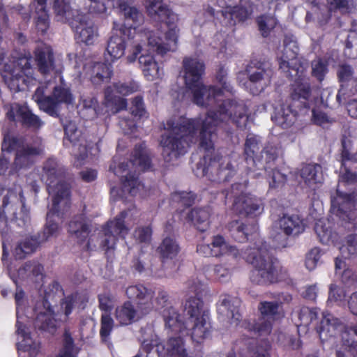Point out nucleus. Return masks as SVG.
Masks as SVG:
<instances>
[{"label":"nucleus","instance_id":"1","mask_svg":"<svg viewBox=\"0 0 357 357\" xmlns=\"http://www.w3.org/2000/svg\"><path fill=\"white\" fill-rule=\"evenodd\" d=\"M183 67L185 85L192 93L193 102L205 107L218 105L219 109L217 112L209 111L205 116L196 119L180 116L167 121L160 142L162 155L167 162H174L198 140L202 149L210 151L213 149L217 126L231 121L239 128H244L248 119V109L243 102L227 100L219 103L225 91L231 92L225 70H220L217 75L216 79L222 87L217 90L214 86L202 83L204 65L198 58H185Z\"/></svg>","mask_w":357,"mask_h":357},{"label":"nucleus","instance_id":"2","mask_svg":"<svg viewBox=\"0 0 357 357\" xmlns=\"http://www.w3.org/2000/svg\"><path fill=\"white\" fill-rule=\"evenodd\" d=\"M62 175V169L56 160L50 158L46 161L41 178L46 183L49 194L52 197V204L47 215V224L39 241L26 238L15 248L14 255L17 259H22L33 252L39 243L48 241L58 233L59 226L52 218L54 215L58 217L63 215L70 205L69 186L63 182Z\"/></svg>","mask_w":357,"mask_h":357},{"label":"nucleus","instance_id":"3","mask_svg":"<svg viewBox=\"0 0 357 357\" xmlns=\"http://www.w3.org/2000/svg\"><path fill=\"white\" fill-rule=\"evenodd\" d=\"M256 241L253 247L240 252L235 247L229 244L220 235L214 236L211 241L213 257L230 255L234 258L242 256L248 262L252 264L254 270L250 278L253 282L268 284L284 279V273L276 259L268 255L266 245L257 234L255 236Z\"/></svg>","mask_w":357,"mask_h":357},{"label":"nucleus","instance_id":"4","mask_svg":"<svg viewBox=\"0 0 357 357\" xmlns=\"http://www.w3.org/2000/svg\"><path fill=\"white\" fill-rule=\"evenodd\" d=\"M144 7L147 15L153 21H165L167 31L165 40L160 36L158 31L144 28L137 31L135 35V54L142 49V43L147 40L149 49H158L160 52L175 50L177 47L179 29L177 26L178 17L172 13L162 0H146Z\"/></svg>","mask_w":357,"mask_h":357},{"label":"nucleus","instance_id":"5","mask_svg":"<svg viewBox=\"0 0 357 357\" xmlns=\"http://www.w3.org/2000/svg\"><path fill=\"white\" fill-rule=\"evenodd\" d=\"M342 168L339 177L336 196L331 200V211L341 222V225L347 230H357V214L351 208L353 205L352 196L354 195L344 192V188L357 183V174L346 167L347 161H357V153L351 154L346 141L342 142Z\"/></svg>","mask_w":357,"mask_h":357},{"label":"nucleus","instance_id":"6","mask_svg":"<svg viewBox=\"0 0 357 357\" xmlns=\"http://www.w3.org/2000/svg\"><path fill=\"white\" fill-rule=\"evenodd\" d=\"M186 285L188 294H195L188 296L184 305L185 312L189 316L187 326L192 331V339L199 342L208 337L211 329L208 312L203 309V303L199 297L204 282L196 276L190 279Z\"/></svg>","mask_w":357,"mask_h":357},{"label":"nucleus","instance_id":"7","mask_svg":"<svg viewBox=\"0 0 357 357\" xmlns=\"http://www.w3.org/2000/svg\"><path fill=\"white\" fill-rule=\"evenodd\" d=\"M132 157L133 159L126 163L121 162L117 168L112 165L110 170L122 180V192L124 194L126 192L131 196H145L146 194L142 192L144 185L134 176L132 172L148 169L151 166L150 158L147 150L142 144L135 148Z\"/></svg>","mask_w":357,"mask_h":357},{"label":"nucleus","instance_id":"8","mask_svg":"<svg viewBox=\"0 0 357 357\" xmlns=\"http://www.w3.org/2000/svg\"><path fill=\"white\" fill-rule=\"evenodd\" d=\"M317 332L322 342L340 335L344 347L337 351V357H355L357 347V324L347 326L331 314H324Z\"/></svg>","mask_w":357,"mask_h":357},{"label":"nucleus","instance_id":"9","mask_svg":"<svg viewBox=\"0 0 357 357\" xmlns=\"http://www.w3.org/2000/svg\"><path fill=\"white\" fill-rule=\"evenodd\" d=\"M16 149V157L14 162V167L10 170V174L23 168L28 167L33 162V158L39 155L42 151L40 142L34 145H24L22 140L6 135L2 144V154L0 156V175L3 174L8 169V154L13 150Z\"/></svg>","mask_w":357,"mask_h":357},{"label":"nucleus","instance_id":"10","mask_svg":"<svg viewBox=\"0 0 357 357\" xmlns=\"http://www.w3.org/2000/svg\"><path fill=\"white\" fill-rule=\"evenodd\" d=\"M17 305V335L19 357H26L27 352L29 357H37L40 353V343L33 340L30 335L26 322L32 317L26 313V299L22 289H17L15 295Z\"/></svg>","mask_w":357,"mask_h":357},{"label":"nucleus","instance_id":"11","mask_svg":"<svg viewBox=\"0 0 357 357\" xmlns=\"http://www.w3.org/2000/svg\"><path fill=\"white\" fill-rule=\"evenodd\" d=\"M54 7L58 15L67 20L73 18L72 23L75 29V38L79 43L91 45L96 42L99 36L98 29L86 15L77 14L75 16L65 0H55Z\"/></svg>","mask_w":357,"mask_h":357},{"label":"nucleus","instance_id":"12","mask_svg":"<svg viewBox=\"0 0 357 357\" xmlns=\"http://www.w3.org/2000/svg\"><path fill=\"white\" fill-rule=\"evenodd\" d=\"M126 212H121L109 221L101 231L92 234L86 245L88 249L100 248L105 250L113 249L119 237L125 238L128 228L124 225Z\"/></svg>","mask_w":357,"mask_h":357},{"label":"nucleus","instance_id":"13","mask_svg":"<svg viewBox=\"0 0 357 357\" xmlns=\"http://www.w3.org/2000/svg\"><path fill=\"white\" fill-rule=\"evenodd\" d=\"M48 86L40 85L33 95V100L38 104L40 109L51 116H56L60 104H70L73 97L69 89L64 86L52 87L51 95H47Z\"/></svg>","mask_w":357,"mask_h":357},{"label":"nucleus","instance_id":"14","mask_svg":"<svg viewBox=\"0 0 357 357\" xmlns=\"http://www.w3.org/2000/svg\"><path fill=\"white\" fill-rule=\"evenodd\" d=\"M127 296L137 302L138 307L142 315L151 312L153 309L159 310L165 305L167 301V294L159 291L154 298V291L143 284L129 286L126 290Z\"/></svg>","mask_w":357,"mask_h":357},{"label":"nucleus","instance_id":"15","mask_svg":"<svg viewBox=\"0 0 357 357\" xmlns=\"http://www.w3.org/2000/svg\"><path fill=\"white\" fill-rule=\"evenodd\" d=\"M139 88L135 82L128 83H114L107 87L105 92V105L106 112L115 114L126 107V102L121 96H128Z\"/></svg>","mask_w":357,"mask_h":357},{"label":"nucleus","instance_id":"16","mask_svg":"<svg viewBox=\"0 0 357 357\" xmlns=\"http://www.w3.org/2000/svg\"><path fill=\"white\" fill-rule=\"evenodd\" d=\"M246 183H235L231 187L234 196L233 209L237 213L247 215L260 213L263 204L260 199L252 197L245 192Z\"/></svg>","mask_w":357,"mask_h":357},{"label":"nucleus","instance_id":"17","mask_svg":"<svg viewBox=\"0 0 357 357\" xmlns=\"http://www.w3.org/2000/svg\"><path fill=\"white\" fill-rule=\"evenodd\" d=\"M112 6L119 9L125 18L124 24L117 22L121 25V29L126 31L128 36H130L131 30L135 31L136 26L140 24L144 17L142 13L135 6H131L132 0H111Z\"/></svg>","mask_w":357,"mask_h":357},{"label":"nucleus","instance_id":"18","mask_svg":"<svg viewBox=\"0 0 357 357\" xmlns=\"http://www.w3.org/2000/svg\"><path fill=\"white\" fill-rule=\"evenodd\" d=\"M149 341L151 347H156L154 351L156 357H187L184 343L181 337H170L165 344H158V336L151 334Z\"/></svg>","mask_w":357,"mask_h":357},{"label":"nucleus","instance_id":"19","mask_svg":"<svg viewBox=\"0 0 357 357\" xmlns=\"http://www.w3.org/2000/svg\"><path fill=\"white\" fill-rule=\"evenodd\" d=\"M35 317V325L40 329L53 333L58 324L57 319L54 317L53 310L47 300H42L37 302L33 309ZM59 316V314H56Z\"/></svg>","mask_w":357,"mask_h":357},{"label":"nucleus","instance_id":"20","mask_svg":"<svg viewBox=\"0 0 357 357\" xmlns=\"http://www.w3.org/2000/svg\"><path fill=\"white\" fill-rule=\"evenodd\" d=\"M213 174V180L215 181H225L232 176L235 172L234 167L231 164L230 158L225 157H215L211 160L209 166L204 169L203 175Z\"/></svg>","mask_w":357,"mask_h":357},{"label":"nucleus","instance_id":"21","mask_svg":"<svg viewBox=\"0 0 357 357\" xmlns=\"http://www.w3.org/2000/svg\"><path fill=\"white\" fill-rule=\"evenodd\" d=\"M6 116L11 121H20L26 126L38 129L43 123L39 117L33 114L26 105L12 104L6 112Z\"/></svg>","mask_w":357,"mask_h":357},{"label":"nucleus","instance_id":"22","mask_svg":"<svg viewBox=\"0 0 357 357\" xmlns=\"http://www.w3.org/2000/svg\"><path fill=\"white\" fill-rule=\"evenodd\" d=\"M160 252L162 258L163 267L167 270V274L172 275L179 267V262L176 259L179 247L176 241L172 238H166L160 245Z\"/></svg>","mask_w":357,"mask_h":357},{"label":"nucleus","instance_id":"23","mask_svg":"<svg viewBox=\"0 0 357 357\" xmlns=\"http://www.w3.org/2000/svg\"><path fill=\"white\" fill-rule=\"evenodd\" d=\"M128 36L126 31L121 29V25L114 22L112 34L110 37L106 52L112 61H114L124 55L126 50L125 36Z\"/></svg>","mask_w":357,"mask_h":357},{"label":"nucleus","instance_id":"24","mask_svg":"<svg viewBox=\"0 0 357 357\" xmlns=\"http://www.w3.org/2000/svg\"><path fill=\"white\" fill-rule=\"evenodd\" d=\"M34 61L38 71L43 75L52 73L54 69V55L52 47L45 43H40L34 50Z\"/></svg>","mask_w":357,"mask_h":357},{"label":"nucleus","instance_id":"25","mask_svg":"<svg viewBox=\"0 0 357 357\" xmlns=\"http://www.w3.org/2000/svg\"><path fill=\"white\" fill-rule=\"evenodd\" d=\"M249 81L245 85L253 94H257L264 89L271 82L272 70L269 68H257L255 70H249Z\"/></svg>","mask_w":357,"mask_h":357},{"label":"nucleus","instance_id":"26","mask_svg":"<svg viewBox=\"0 0 357 357\" xmlns=\"http://www.w3.org/2000/svg\"><path fill=\"white\" fill-rule=\"evenodd\" d=\"M259 310L261 313V317L255 324L253 329L260 335L268 334L271 332V319L278 312V305L273 302H262Z\"/></svg>","mask_w":357,"mask_h":357},{"label":"nucleus","instance_id":"27","mask_svg":"<svg viewBox=\"0 0 357 357\" xmlns=\"http://www.w3.org/2000/svg\"><path fill=\"white\" fill-rule=\"evenodd\" d=\"M238 305L239 301L236 298L230 296L224 298L218 307L220 319L223 321L230 322L231 324L237 325L241 319Z\"/></svg>","mask_w":357,"mask_h":357},{"label":"nucleus","instance_id":"28","mask_svg":"<svg viewBox=\"0 0 357 357\" xmlns=\"http://www.w3.org/2000/svg\"><path fill=\"white\" fill-rule=\"evenodd\" d=\"M142 49L140 52H137L136 54H135V36H133V41L132 47L130 50V54L127 56L126 60L129 63H133L136 61L137 55L141 54L139 57L138 58L139 67L141 68L142 72L144 73V70L148 68V65L151 64V63L155 61L153 58L152 53L157 52L159 54H165L170 50H165L164 52H160L158 49H153L151 50L148 47L147 40H144L142 43Z\"/></svg>","mask_w":357,"mask_h":357},{"label":"nucleus","instance_id":"29","mask_svg":"<svg viewBox=\"0 0 357 357\" xmlns=\"http://www.w3.org/2000/svg\"><path fill=\"white\" fill-rule=\"evenodd\" d=\"M304 185L311 190L319 188L324 181L322 168L319 165H306L300 171Z\"/></svg>","mask_w":357,"mask_h":357},{"label":"nucleus","instance_id":"30","mask_svg":"<svg viewBox=\"0 0 357 357\" xmlns=\"http://www.w3.org/2000/svg\"><path fill=\"white\" fill-rule=\"evenodd\" d=\"M222 15L229 20L230 25H234L236 22H243L248 19L252 13V6L250 2L243 3L241 2L240 6L233 4L225 10H222Z\"/></svg>","mask_w":357,"mask_h":357},{"label":"nucleus","instance_id":"31","mask_svg":"<svg viewBox=\"0 0 357 357\" xmlns=\"http://www.w3.org/2000/svg\"><path fill=\"white\" fill-rule=\"evenodd\" d=\"M298 52V47L296 42L294 40L288 41L287 39H285L282 54L278 56L280 61V68L284 70L290 68L291 70L295 71V75H296L298 73V70L295 69L293 66L296 63Z\"/></svg>","mask_w":357,"mask_h":357},{"label":"nucleus","instance_id":"32","mask_svg":"<svg viewBox=\"0 0 357 357\" xmlns=\"http://www.w3.org/2000/svg\"><path fill=\"white\" fill-rule=\"evenodd\" d=\"M90 224L83 215L76 216L68 225L70 234L79 243L84 242L89 236Z\"/></svg>","mask_w":357,"mask_h":357},{"label":"nucleus","instance_id":"33","mask_svg":"<svg viewBox=\"0 0 357 357\" xmlns=\"http://www.w3.org/2000/svg\"><path fill=\"white\" fill-rule=\"evenodd\" d=\"M292 98L294 106L303 104L305 107H310V90L307 79L301 78L295 82L293 86Z\"/></svg>","mask_w":357,"mask_h":357},{"label":"nucleus","instance_id":"34","mask_svg":"<svg viewBox=\"0 0 357 357\" xmlns=\"http://www.w3.org/2000/svg\"><path fill=\"white\" fill-rule=\"evenodd\" d=\"M87 70L94 85L107 82L112 75L110 66L103 63H95L93 66L87 67Z\"/></svg>","mask_w":357,"mask_h":357},{"label":"nucleus","instance_id":"35","mask_svg":"<svg viewBox=\"0 0 357 357\" xmlns=\"http://www.w3.org/2000/svg\"><path fill=\"white\" fill-rule=\"evenodd\" d=\"M139 317L137 310L129 301L115 310V319L121 326L128 325Z\"/></svg>","mask_w":357,"mask_h":357},{"label":"nucleus","instance_id":"36","mask_svg":"<svg viewBox=\"0 0 357 357\" xmlns=\"http://www.w3.org/2000/svg\"><path fill=\"white\" fill-rule=\"evenodd\" d=\"M314 230L324 244L333 243L337 238V235L332 230V224L328 219L319 220L315 224Z\"/></svg>","mask_w":357,"mask_h":357},{"label":"nucleus","instance_id":"37","mask_svg":"<svg viewBox=\"0 0 357 357\" xmlns=\"http://www.w3.org/2000/svg\"><path fill=\"white\" fill-rule=\"evenodd\" d=\"M296 112L289 105H282L275 111L272 116L273 121L280 126L287 128L293 125L296 121Z\"/></svg>","mask_w":357,"mask_h":357},{"label":"nucleus","instance_id":"38","mask_svg":"<svg viewBox=\"0 0 357 357\" xmlns=\"http://www.w3.org/2000/svg\"><path fill=\"white\" fill-rule=\"evenodd\" d=\"M278 225L285 234H298L304 230L305 225L297 215H284L280 219Z\"/></svg>","mask_w":357,"mask_h":357},{"label":"nucleus","instance_id":"39","mask_svg":"<svg viewBox=\"0 0 357 357\" xmlns=\"http://www.w3.org/2000/svg\"><path fill=\"white\" fill-rule=\"evenodd\" d=\"M46 0H33V6L35 7L33 17L36 20L37 29L45 32L49 26V16L45 10Z\"/></svg>","mask_w":357,"mask_h":357},{"label":"nucleus","instance_id":"40","mask_svg":"<svg viewBox=\"0 0 357 357\" xmlns=\"http://www.w3.org/2000/svg\"><path fill=\"white\" fill-rule=\"evenodd\" d=\"M188 219L190 220L197 228V229L204 231L208 227V218L210 216V210L206 208H194L187 213Z\"/></svg>","mask_w":357,"mask_h":357},{"label":"nucleus","instance_id":"41","mask_svg":"<svg viewBox=\"0 0 357 357\" xmlns=\"http://www.w3.org/2000/svg\"><path fill=\"white\" fill-rule=\"evenodd\" d=\"M162 315L164 317L166 326L172 328L174 332H182L186 326L182 323L180 316L176 310L170 307L163 310Z\"/></svg>","mask_w":357,"mask_h":357},{"label":"nucleus","instance_id":"42","mask_svg":"<svg viewBox=\"0 0 357 357\" xmlns=\"http://www.w3.org/2000/svg\"><path fill=\"white\" fill-rule=\"evenodd\" d=\"M228 229L231 236L238 242L248 239V227L240 220H233L228 225Z\"/></svg>","mask_w":357,"mask_h":357},{"label":"nucleus","instance_id":"43","mask_svg":"<svg viewBox=\"0 0 357 357\" xmlns=\"http://www.w3.org/2000/svg\"><path fill=\"white\" fill-rule=\"evenodd\" d=\"M43 266L37 262H29L24 266L18 270L17 275L20 279H24L31 275L43 277Z\"/></svg>","mask_w":357,"mask_h":357},{"label":"nucleus","instance_id":"44","mask_svg":"<svg viewBox=\"0 0 357 357\" xmlns=\"http://www.w3.org/2000/svg\"><path fill=\"white\" fill-rule=\"evenodd\" d=\"M344 257L357 255V234L348 235L344 244L340 248Z\"/></svg>","mask_w":357,"mask_h":357},{"label":"nucleus","instance_id":"45","mask_svg":"<svg viewBox=\"0 0 357 357\" xmlns=\"http://www.w3.org/2000/svg\"><path fill=\"white\" fill-rule=\"evenodd\" d=\"M318 311L316 308H310L307 307H303L298 312V319L301 321L298 325V331L301 330V327H306L310 324L315 320L317 317Z\"/></svg>","mask_w":357,"mask_h":357},{"label":"nucleus","instance_id":"46","mask_svg":"<svg viewBox=\"0 0 357 357\" xmlns=\"http://www.w3.org/2000/svg\"><path fill=\"white\" fill-rule=\"evenodd\" d=\"M257 24L261 35L266 37L274 29L277 20L271 15H261L257 18Z\"/></svg>","mask_w":357,"mask_h":357},{"label":"nucleus","instance_id":"47","mask_svg":"<svg viewBox=\"0 0 357 357\" xmlns=\"http://www.w3.org/2000/svg\"><path fill=\"white\" fill-rule=\"evenodd\" d=\"M101 326L100 335L104 342H107L114 324L111 316L107 313H103L101 316Z\"/></svg>","mask_w":357,"mask_h":357},{"label":"nucleus","instance_id":"48","mask_svg":"<svg viewBox=\"0 0 357 357\" xmlns=\"http://www.w3.org/2000/svg\"><path fill=\"white\" fill-rule=\"evenodd\" d=\"M79 349L73 344V340L68 331L64 334V348L58 357H77Z\"/></svg>","mask_w":357,"mask_h":357},{"label":"nucleus","instance_id":"49","mask_svg":"<svg viewBox=\"0 0 357 357\" xmlns=\"http://www.w3.org/2000/svg\"><path fill=\"white\" fill-rule=\"evenodd\" d=\"M345 295V291L342 287L335 284H331L329 287L328 305H330L336 303L340 305L344 300Z\"/></svg>","mask_w":357,"mask_h":357},{"label":"nucleus","instance_id":"50","mask_svg":"<svg viewBox=\"0 0 357 357\" xmlns=\"http://www.w3.org/2000/svg\"><path fill=\"white\" fill-rule=\"evenodd\" d=\"M322 252L318 248H314L306 255L305 265L309 271H313L321 262Z\"/></svg>","mask_w":357,"mask_h":357},{"label":"nucleus","instance_id":"51","mask_svg":"<svg viewBox=\"0 0 357 357\" xmlns=\"http://www.w3.org/2000/svg\"><path fill=\"white\" fill-rule=\"evenodd\" d=\"M331 15L329 13L323 14L319 7L314 6L310 12H308L306 15V20L307 22H317V23L322 26L326 24Z\"/></svg>","mask_w":357,"mask_h":357},{"label":"nucleus","instance_id":"52","mask_svg":"<svg viewBox=\"0 0 357 357\" xmlns=\"http://www.w3.org/2000/svg\"><path fill=\"white\" fill-rule=\"evenodd\" d=\"M134 238L141 243H149L151 239L152 229L149 225L139 226L135 229Z\"/></svg>","mask_w":357,"mask_h":357},{"label":"nucleus","instance_id":"53","mask_svg":"<svg viewBox=\"0 0 357 357\" xmlns=\"http://www.w3.org/2000/svg\"><path fill=\"white\" fill-rule=\"evenodd\" d=\"M328 8L329 11L340 10L341 12L347 11L351 5L354 3V0H327Z\"/></svg>","mask_w":357,"mask_h":357},{"label":"nucleus","instance_id":"54","mask_svg":"<svg viewBox=\"0 0 357 357\" xmlns=\"http://www.w3.org/2000/svg\"><path fill=\"white\" fill-rule=\"evenodd\" d=\"M162 74V72L156 61L151 63L148 68L144 70V75L149 81L160 78Z\"/></svg>","mask_w":357,"mask_h":357},{"label":"nucleus","instance_id":"55","mask_svg":"<svg viewBox=\"0 0 357 357\" xmlns=\"http://www.w3.org/2000/svg\"><path fill=\"white\" fill-rule=\"evenodd\" d=\"M213 274L216 280L220 282H226L231 278V271L222 264L215 266Z\"/></svg>","mask_w":357,"mask_h":357},{"label":"nucleus","instance_id":"56","mask_svg":"<svg viewBox=\"0 0 357 357\" xmlns=\"http://www.w3.org/2000/svg\"><path fill=\"white\" fill-rule=\"evenodd\" d=\"M157 354L151 347L149 338H144L142 342L138 353L133 357H156Z\"/></svg>","mask_w":357,"mask_h":357},{"label":"nucleus","instance_id":"57","mask_svg":"<svg viewBox=\"0 0 357 357\" xmlns=\"http://www.w3.org/2000/svg\"><path fill=\"white\" fill-rule=\"evenodd\" d=\"M87 8L89 12L93 14H103L107 10L105 0H89Z\"/></svg>","mask_w":357,"mask_h":357},{"label":"nucleus","instance_id":"58","mask_svg":"<svg viewBox=\"0 0 357 357\" xmlns=\"http://www.w3.org/2000/svg\"><path fill=\"white\" fill-rule=\"evenodd\" d=\"M64 130L66 137L71 142H75L79 140L80 137V132L77 129L75 123L70 121L68 123H64Z\"/></svg>","mask_w":357,"mask_h":357},{"label":"nucleus","instance_id":"59","mask_svg":"<svg viewBox=\"0 0 357 357\" xmlns=\"http://www.w3.org/2000/svg\"><path fill=\"white\" fill-rule=\"evenodd\" d=\"M312 67L313 75L319 81H321L327 70L326 63L321 59H317L312 62Z\"/></svg>","mask_w":357,"mask_h":357},{"label":"nucleus","instance_id":"60","mask_svg":"<svg viewBox=\"0 0 357 357\" xmlns=\"http://www.w3.org/2000/svg\"><path fill=\"white\" fill-rule=\"evenodd\" d=\"M131 111L132 115L135 117H146V112L144 108V104L142 98L137 97L133 100Z\"/></svg>","mask_w":357,"mask_h":357},{"label":"nucleus","instance_id":"61","mask_svg":"<svg viewBox=\"0 0 357 357\" xmlns=\"http://www.w3.org/2000/svg\"><path fill=\"white\" fill-rule=\"evenodd\" d=\"M245 146V154L254 160L255 154L259 150L257 138L254 136L248 137Z\"/></svg>","mask_w":357,"mask_h":357},{"label":"nucleus","instance_id":"62","mask_svg":"<svg viewBox=\"0 0 357 357\" xmlns=\"http://www.w3.org/2000/svg\"><path fill=\"white\" fill-rule=\"evenodd\" d=\"M114 299L109 294H100L99 296V307L105 313L109 312L114 306Z\"/></svg>","mask_w":357,"mask_h":357},{"label":"nucleus","instance_id":"63","mask_svg":"<svg viewBox=\"0 0 357 357\" xmlns=\"http://www.w3.org/2000/svg\"><path fill=\"white\" fill-rule=\"evenodd\" d=\"M77 298V295L68 296L61 303V308L64 310V318L63 319V321H65L68 314H70L71 310L76 303Z\"/></svg>","mask_w":357,"mask_h":357},{"label":"nucleus","instance_id":"64","mask_svg":"<svg viewBox=\"0 0 357 357\" xmlns=\"http://www.w3.org/2000/svg\"><path fill=\"white\" fill-rule=\"evenodd\" d=\"M280 153V148L278 146H267L262 152V157H265L268 161L274 160Z\"/></svg>","mask_w":357,"mask_h":357}]
</instances>
